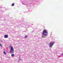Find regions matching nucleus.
<instances>
[{
	"label": "nucleus",
	"instance_id": "f257e3e1",
	"mask_svg": "<svg viewBox=\"0 0 63 63\" xmlns=\"http://www.w3.org/2000/svg\"><path fill=\"white\" fill-rule=\"evenodd\" d=\"M42 35V38H46L47 35H48V32L46 30H44L43 32Z\"/></svg>",
	"mask_w": 63,
	"mask_h": 63
},
{
	"label": "nucleus",
	"instance_id": "4468645a",
	"mask_svg": "<svg viewBox=\"0 0 63 63\" xmlns=\"http://www.w3.org/2000/svg\"><path fill=\"white\" fill-rule=\"evenodd\" d=\"M0 44H1L0 43Z\"/></svg>",
	"mask_w": 63,
	"mask_h": 63
},
{
	"label": "nucleus",
	"instance_id": "f03ea898",
	"mask_svg": "<svg viewBox=\"0 0 63 63\" xmlns=\"http://www.w3.org/2000/svg\"><path fill=\"white\" fill-rule=\"evenodd\" d=\"M49 44V47L50 48H51L52 47V46H53V45L54 44V42H50Z\"/></svg>",
	"mask_w": 63,
	"mask_h": 63
},
{
	"label": "nucleus",
	"instance_id": "9d476101",
	"mask_svg": "<svg viewBox=\"0 0 63 63\" xmlns=\"http://www.w3.org/2000/svg\"><path fill=\"white\" fill-rule=\"evenodd\" d=\"M61 55H63V53H62L61 54Z\"/></svg>",
	"mask_w": 63,
	"mask_h": 63
},
{
	"label": "nucleus",
	"instance_id": "ddd939ff",
	"mask_svg": "<svg viewBox=\"0 0 63 63\" xmlns=\"http://www.w3.org/2000/svg\"><path fill=\"white\" fill-rule=\"evenodd\" d=\"M22 4H23V3H22Z\"/></svg>",
	"mask_w": 63,
	"mask_h": 63
},
{
	"label": "nucleus",
	"instance_id": "1a4fd4ad",
	"mask_svg": "<svg viewBox=\"0 0 63 63\" xmlns=\"http://www.w3.org/2000/svg\"><path fill=\"white\" fill-rule=\"evenodd\" d=\"M27 36H26L24 37V38H27Z\"/></svg>",
	"mask_w": 63,
	"mask_h": 63
},
{
	"label": "nucleus",
	"instance_id": "423d86ee",
	"mask_svg": "<svg viewBox=\"0 0 63 63\" xmlns=\"http://www.w3.org/2000/svg\"><path fill=\"white\" fill-rule=\"evenodd\" d=\"M14 54H11V56L12 57H14Z\"/></svg>",
	"mask_w": 63,
	"mask_h": 63
},
{
	"label": "nucleus",
	"instance_id": "39448f33",
	"mask_svg": "<svg viewBox=\"0 0 63 63\" xmlns=\"http://www.w3.org/2000/svg\"><path fill=\"white\" fill-rule=\"evenodd\" d=\"M15 3H13L12 4V6H14V5H15Z\"/></svg>",
	"mask_w": 63,
	"mask_h": 63
},
{
	"label": "nucleus",
	"instance_id": "9b49d317",
	"mask_svg": "<svg viewBox=\"0 0 63 63\" xmlns=\"http://www.w3.org/2000/svg\"><path fill=\"white\" fill-rule=\"evenodd\" d=\"M1 42H3V41L2 40L1 41Z\"/></svg>",
	"mask_w": 63,
	"mask_h": 63
},
{
	"label": "nucleus",
	"instance_id": "20e7f679",
	"mask_svg": "<svg viewBox=\"0 0 63 63\" xmlns=\"http://www.w3.org/2000/svg\"><path fill=\"white\" fill-rule=\"evenodd\" d=\"M4 37L5 38H7L8 37V35H4Z\"/></svg>",
	"mask_w": 63,
	"mask_h": 63
},
{
	"label": "nucleus",
	"instance_id": "7ed1b4c3",
	"mask_svg": "<svg viewBox=\"0 0 63 63\" xmlns=\"http://www.w3.org/2000/svg\"><path fill=\"white\" fill-rule=\"evenodd\" d=\"M14 51V48L13 47H11L10 50V52L11 53H13Z\"/></svg>",
	"mask_w": 63,
	"mask_h": 63
},
{
	"label": "nucleus",
	"instance_id": "6e6552de",
	"mask_svg": "<svg viewBox=\"0 0 63 63\" xmlns=\"http://www.w3.org/2000/svg\"><path fill=\"white\" fill-rule=\"evenodd\" d=\"M0 46H1V47H3V46H2V45H1V44H0Z\"/></svg>",
	"mask_w": 63,
	"mask_h": 63
},
{
	"label": "nucleus",
	"instance_id": "0eeeda50",
	"mask_svg": "<svg viewBox=\"0 0 63 63\" xmlns=\"http://www.w3.org/2000/svg\"><path fill=\"white\" fill-rule=\"evenodd\" d=\"M3 53H4V54L6 55V52L5 51H4L3 52Z\"/></svg>",
	"mask_w": 63,
	"mask_h": 63
},
{
	"label": "nucleus",
	"instance_id": "f8f14e48",
	"mask_svg": "<svg viewBox=\"0 0 63 63\" xmlns=\"http://www.w3.org/2000/svg\"><path fill=\"white\" fill-rule=\"evenodd\" d=\"M20 60H21V59H20Z\"/></svg>",
	"mask_w": 63,
	"mask_h": 63
}]
</instances>
